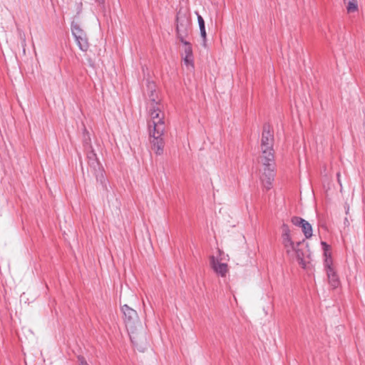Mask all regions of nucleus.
<instances>
[{"label": "nucleus", "instance_id": "obj_6", "mask_svg": "<svg viewBox=\"0 0 365 365\" xmlns=\"http://www.w3.org/2000/svg\"><path fill=\"white\" fill-rule=\"evenodd\" d=\"M148 106L159 105L161 103V98L157 90V86L153 81H148L146 90L144 93Z\"/></svg>", "mask_w": 365, "mask_h": 365}, {"label": "nucleus", "instance_id": "obj_4", "mask_svg": "<svg viewBox=\"0 0 365 365\" xmlns=\"http://www.w3.org/2000/svg\"><path fill=\"white\" fill-rule=\"evenodd\" d=\"M263 168L260 175L262 185L266 190H269L272 187V182L274 178V160H268L267 159H261Z\"/></svg>", "mask_w": 365, "mask_h": 365}, {"label": "nucleus", "instance_id": "obj_26", "mask_svg": "<svg viewBox=\"0 0 365 365\" xmlns=\"http://www.w3.org/2000/svg\"><path fill=\"white\" fill-rule=\"evenodd\" d=\"M337 178H338L339 183L341 184V182H340V173H337Z\"/></svg>", "mask_w": 365, "mask_h": 365}, {"label": "nucleus", "instance_id": "obj_27", "mask_svg": "<svg viewBox=\"0 0 365 365\" xmlns=\"http://www.w3.org/2000/svg\"><path fill=\"white\" fill-rule=\"evenodd\" d=\"M90 66L92 67L94 66V63L91 61H90Z\"/></svg>", "mask_w": 365, "mask_h": 365}, {"label": "nucleus", "instance_id": "obj_1", "mask_svg": "<svg viewBox=\"0 0 365 365\" xmlns=\"http://www.w3.org/2000/svg\"><path fill=\"white\" fill-rule=\"evenodd\" d=\"M149 108L150 119L148 120V128L150 138V143L152 149L157 155H161L163 153L164 140L163 135H164L165 114L163 112L162 104L148 106Z\"/></svg>", "mask_w": 365, "mask_h": 365}, {"label": "nucleus", "instance_id": "obj_17", "mask_svg": "<svg viewBox=\"0 0 365 365\" xmlns=\"http://www.w3.org/2000/svg\"><path fill=\"white\" fill-rule=\"evenodd\" d=\"M304 220H305L302 219V217H297V216L292 217L291 219L292 223L293 225H294L295 226H299V227L302 226V225L303 224Z\"/></svg>", "mask_w": 365, "mask_h": 365}, {"label": "nucleus", "instance_id": "obj_24", "mask_svg": "<svg viewBox=\"0 0 365 365\" xmlns=\"http://www.w3.org/2000/svg\"><path fill=\"white\" fill-rule=\"evenodd\" d=\"M344 208L346 210V214L348 215L349 211V205L347 203H345Z\"/></svg>", "mask_w": 365, "mask_h": 365}, {"label": "nucleus", "instance_id": "obj_14", "mask_svg": "<svg viewBox=\"0 0 365 365\" xmlns=\"http://www.w3.org/2000/svg\"><path fill=\"white\" fill-rule=\"evenodd\" d=\"M72 34L75 37V39L81 36L86 35L84 31L80 27L77 23L73 22L71 24Z\"/></svg>", "mask_w": 365, "mask_h": 365}, {"label": "nucleus", "instance_id": "obj_3", "mask_svg": "<svg viewBox=\"0 0 365 365\" xmlns=\"http://www.w3.org/2000/svg\"><path fill=\"white\" fill-rule=\"evenodd\" d=\"M274 135L270 125L269 124H264L263 125L260 141V149L262 153L260 159L264 158L268 160H274Z\"/></svg>", "mask_w": 365, "mask_h": 365}, {"label": "nucleus", "instance_id": "obj_5", "mask_svg": "<svg viewBox=\"0 0 365 365\" xmlns=\"http://www.w3.org/2000/svg\"><path fill=\"white\" fill-rule=\"evenodd\" d=\"M176 34L178 39L184 43L187 41L186 38L189 36L190 31V24L185 16H180L178 14L176 16Z\"/></svg>", "mask_w": 365, "mask_h": 365}, {"label": "nucleus", "instance_id": "obj_22", "mask_svg": "<svg viewBox=\"0 0 365 365\" xmlns=\"http://www.w3.org/2000/svg\"><path fill=\"white\" fill-rule=\"evenodd\" d=\"M197 21H198L200 30L205 29V21L200 15H197Z\"/></svg>", "mask_w": 365, "mask_h": 365}, {"label": "nucleus", "instance_id": "obj_8", "mask_svg": "<svg viewBox=\"0 0 365 365\" xmlns=\"http://www.w3.org/2000/svg\"><path fill=\"white\" fill-rule=\"evenodd\" d=\"M88 158V164L90 168L92 169V171L96 176V179L100 180L101 182H103V179H104L103 170L101 169L100 163L97 158L96 154L94 153L93 150H91L87 153Z\"/></svg>", "mask_w": 365, "mask_h": 365}, {"label": "nucleus", "instance_id": "obj_20", "mask_svg": "<svg viewBox=\"0 0 365 365\" xmlns=\"http://www.w3.org/2000/svg\"><path fill=\"white\" fill-rule=\"evenodd\" d=\"M282 245L283 246L287 244H290L293 242L292 240L291 235L282 236Z\"/></svg>", "mask_w": 365, "mask_h": 365}, {"label": "nucleus", "instance_id": "obj_7", "mask_svg": "<svg viewBox=\"0 0 365 365\" xmlns=\"http://www.w3.org/2000/svg\"><path fill=\"white\" fill-rule=\"evenodd\" d=\"M210 264L214 272L222 277H225L229 271L226 257L225 256L221 259H217L215 256H210Z\"/></svg>", "mask_w": 365, "mask_h": 365}, {"label": "nucleus", "instance_id": "obj_18", "mask_svg": "<svg viewBox=\"0 0 365 365\" xmlns=\"http://www.w3.org/2000/svg\"><path fill=\"white\" fill-rule=\"evenodd\" d=\"M326 259L324 260V267L326 268V271L329 269V268H334L332 266V259L331 257L329 256V257L327 256V253H325Z\"/></svg>", "mask_w": 365, "mask_h": 365}, {"label": "nucleus", "instance_id": "obj_25", "mask_svg": "<svg viewBox=\"0 0 365 365\" xmlns=\"http://www.w3.org/2000/svg\"><path fill=\"white\" fill-rule=\"evenodd\" d=\"M96 2L98 3L99 5H102L104 4V0H96Z\"/></svg>", "mask_w": 365, "mask_h": 365}, {"label": "nucleus", "instance_id": "obj_21", "mask_svg": "<svg viewBox=\"0 0 365 365\" xmlns=\"http://www.w3.org/2000/svg\"><path fill=\"white\" fill-rule=\"evenodd\" d=\"M226 257V262H227L229 260V256L228 255L225 254L222 250H221L220 249H217V256H215V257H217V259H221L223 257Z\"/></svg>", "mask_w": 365, "mask_h": 365}, {"label": "nucleus", "instance_id": "obj_11", "mask_svg": "<svg viewBox=\"0 0 365 365\" xmlns=\"http://www.w3.org/2000/svg\"><path fill=\"white\" fill-rule=\"evenodd\" d=\"M327 272L328 280L329 284L334 289L338 287L340 284V281L339 279L338 275L334 269V268H329Z\"/></svg>", "mask_w": 365, "mask_h": 365}, {"label": "nucleus", "instance_id": "obj_23", "mask_svg": "<svg viewBox=\"0 0 365 365\" xmlns=\"http://www.w3.org/2000/svg\"><path fill=\"white\" fill-rule=\"evenodd\" d=\"M200 35H201V36L203 38V41L205 42V39H206V31H205V29H201V30H200Z\"/></svg>", "mask_w": 365, "mask_h": 365}, {"label": "nucleus", "instance_id": "obj_15", "mask_svg": "<svg viewBox=\"0 0 365 365\" xmlns=\"http://www.w3.org/2000/svg\"><path fill=\"white\" fill-rule=\"evenodd\" d=\"M302 232L307 239H309L312 236V225L306 220L303 222L301 226Z\"/></svg>", "mask_w": 365, "mask_h": 365}, {"label": "nucleus", "instance_id": "obj_9", "mask_svg": "<svg viewBox=\"0 0 365 365\" xmlns=\"http://www.w3.org/2000/svg\"><path fill=\"white\" fill-rule=\"evenodd\" d=\"M185 46L184 53L182 54V58L184 61V63L187 66L194 67V58L192 54V48L190 42L185 41L182 43Z\"/></svg>", "mask_w": 365, "mask_h": 365}, {"label": "nucleus", "instance_id": "obj_16", "mask_svg": "<svg viewBox=\"0 0 365 365\" xmlns=\"http://www.w3.org/2000/svg\"><path fill=\"white\" fill-rule=\"evenodd\" d=\"M284 247L285 249L286 253L289 256H292L295 252V250L297 248V243L295 244L294 242L290 243L289 245H284Z\"/></svg>", "mask_w": 365, "mask_h": 365}, {"label": "nucleus", "instance_id": "obj_12", "mask_svg": "<svg viewBox=\"0 0 365 365\" xmlns=\"http://www.w3.org/2000/svg\"><path fill=\"white\" fill-rule=\"evenodd\" d=\"M79 48L83 51H87L89 48V43L86 35L76 38Z\"/></svg>", "mask_w": 365, "mask_h": 365}, {"label": "nucleus", "instance_id": "obj_10", "mask_svg": "<svg viewBox=\"0 0 365 365\" xmlns=\"http://www.w3.org/2000/svg\"><path fill=\"white\" fill-rule=\"evenodd\" d=\"M304 240L302 242H297V248L294 252V255L296 258L299 262V264L302 266V268L306 267L307 262L305 261V254L302 249L300 247L303 245Z\"/></svg>", "mask_w": 365, "mask_h": 365}, {"label": "nucleus", "instance_id": "obj_13", "mask_svg": "<svg viewBox=\"0 0 365 365\" xmlns=\"http://www.w3.org/2000/svg\"><path fill=\"white\" fill-rule=\"evenodd\" d=\"M348 13H353L358 11L357 0H343Z\"/></svg>", "mask_w": 365, "mask_h": 365}, {"label": "nucleus", "instance_id": "obj_2", "mask_svg": "<svg viewBox=\"0 0 365 365\" xmlns=\"http://www.w3.org/2000/svg\"><path fill=\"white\" fill-rule=\"evenodd\" d=\"M123 321L131 342L138 346L145 340V331L137 312L127 304L121 307Z\"/></svg>", "mask_w": 365, "mask_h": 365}, {"label": "nucleus", "instance_id": "obj_19", "mask_svg": "<svg viewBox=\"0 0 365 365\" xmlns=\"http://www.w3.org/2000/svg\"><path fill=\"white\" fill-rule=\"evenodd\" d=\"M281 230H282V236L291 235L290 229L287 224L283 223L282 225L281 226Z\"/></svg>", "mask_w": 365, "mask_h": 365}]
</instances>
